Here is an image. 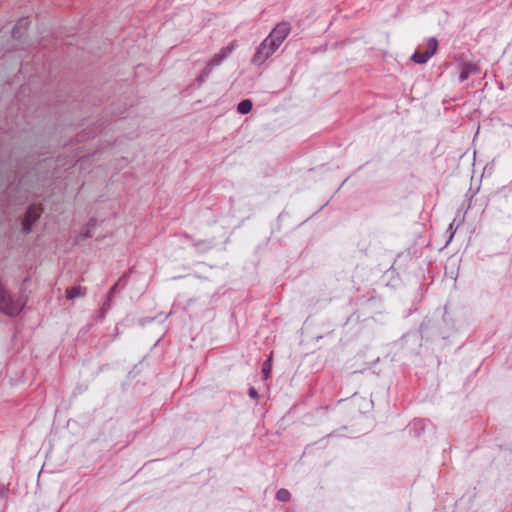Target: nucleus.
<instances>
[{"label":"nucleus","instance_id":"1","mask_svg":"<svg viewBox=\"0 0 512 512\" xmlns=\"http://www.w3.org/2000/svg\"><path fill=\"white\" fill-rule=\"evenodd\" d=\"M278 49L279 46L275 42L265 37L257 47L251 59V63L255 66L263 65Z\"/></svg>","mask_w":512,"mask_h":512},{"label":"nucleus","instance_id":"2","mask_svg":"<svg viewBox=\"0 0 512 512\" xmlns=\"http://www.w3.org/2000/svg\"><path fill=\"white\" fill-rule=\"evenodd\" d=\"M25 300L14 299L8 292L3 298H0V312L8 316H17L24 308Z\"/></svg>","mask_w":512,"mask_h":512},{"label":"nucleus","instance_id":"3","mask_svg":"<svg viewBox=\"0 0 512 512\" xmlns=\"http://www.w3.org/2000/svg\"><path fill=\"white\" fill-rule=\"evenodd\" d=\"M437 48L438 40L435 37H431L428 39L426 51H416L411 56V60L417 64H425L436 53Z\"/></svg>","mask_w":512,"mask_h":512},{"label":"nucleus","instance_id":"4","mask_svg":"<svg viewBox=\"0 0 512 512\" xmlns=\"http://www.w3.org/2000/svg\"><path fill=\"white\" fill-rule=\"evenodd\" d=\"M291 31V26L289 22L283 21L278 23L268 34V38H270L271 41L275 42L279 47L282 45V43L285 41V39L288 37Z\"/></svg>","mask_w":512,"mask_h":512},{"label":"nucleus","instance_id":"5","mask_svg":"<svg viewBox=\"0 0 512 512\" xmlns=\"http://www.w3.org/2000/svg\"><path fill=\"white\" fill-rule=\"evenodd\" d=\"M236 47L237 45L233 41L229 45L221 48L220 51L216 53L213 56V58L207 63V65L212 69H214L217 66H220L227 58L231 56Z\"/></svg>","mask_w":512,"mask_h":512},{"label":"nucleus","instance_id":"6","mask_svg":"<svg viewBox=\"0 0 512 512\" xmlns=\"http://www.w3.org/2000/svg\"><path fill=\"white\" fill-rule=\"evenodd\" d=\"M39 216H40L39 208L36 205L31 204L25 213V218L22 223L23 232L25 234H28L31 232L32 225L39 218Z\"/></svg>","mask_w":512,"mask_h":512},{"label":"nucleus","instance_id":"7","mask_svg":"<svg viewBox=\"0 0 512 512\" xmlns=\"http://www.w3.org/2000/svg\"><path fill=\"white\" fill-rule=\"evenodd\" d=\"M480 71V68L477 64L474 63H464L460 68L459 74V82L466 81L471 75H476Z\"/></svg>","mask_w":512,"mask_h":512},{"label":"nucleus","instance_id":"8","mask_svg":"<svg viewBox=\"0 0 512 512\" xmlns=\"http://www.w3.org/2000/svg\"><path fill=\"white\" fill-rule=\"evenodd\" d=\"M29 21L27 18H20L12 29V37L14 39H20L25 32L28 30Z\"/></svg>","mask_w":512,"mask_h":512},{"label":"nucleus","instance_id":"9","mask_svg":"<svg viewBox=\"0 0 512 512\" xmlns=\"http://www.w3.org/2000/svg\"><path fill=\"white\" fill-rule=\"evenodd\" d=\"M192 246L197 253H205L214 247V242L210 239H194Z\"/></svg>","mask_w":512,"mask_h":512},{"label":"nucleus","instance_id":"10","mask_svg":"<svg viewBox=\"0 0 512 512\" xmlns=\"http://www.w3.org/2000/svg\"><path fill=\"white\" fill-rule=\"evenodd\" d=\"M86 295V288L81 287L80 285L73 286L66 290L65 297L68 300H73L77 297H84Z\"/></svg>","mask_w":512,"mask_h":512},{"label":"nucleus","instance_id":"11","mask_svg":"<svg viewBox=\"0 0 512 512\" xmlns=\"http://www.w3.org/2000/svg\"><path fill=\"white\" fill-rule=\"evenodd\" d=\"M252 107V101L249 99H244L237 105V111L243 115L248 114L252 110Z\"/></svg>","mask_w":512,"mask_h":512},{"label":"nucleus","instance_id":"12","mask_svg":"<svg viewBox=\"0 0 512 512\" xmlns=\"http://www.w3.org/2000/svg\"><path fill=\"white\" fill-rule=\"evenodd\" d=\"M96 228V220L95 219H91L87 225H86V229L83 233H81V237L83 239H87V238H90L92 236V231Z\"/></svg>","mask_w":512,"mask_h":512},{"label":"nucleus","instance_id":"13","mask_svg":"<svg viewBox=\"0 0 512 512\" xmlns=\"http://www.w3.org/2000/svg\"><path fill=\"white\" fill-rule=\"evenodd\" d=\"M276 499L280 502H288L291 499V493L285 488H281L276 492Z\"/></svg>","mask_w":512,"mask_h":512},{"label":"nucleus","instance_id":"14","mask_svg":"<svg viewBox=\"0 0 512 512\" xmlns=\"http://www.w3.org/2000/svg\"><path fill=\"white\" fill-rule=\"evenodd\" d=\"M212 72H213V69L211 67H209L208 65H206L205 68L202 70V72L198 75L197 81L200 84L205 83Z\"/></svg>","mask_w":512,"mask_h":512},{"label":"nucleus","instance_id":"15","mask_svg":"<svg viewBox=\"0 0 512 512\" xmlns=\"http://www.w3.org/2000/svg\"><path fill=\"white\" fill-rule=\"evenodd\" d=\"M9 483H1L0 482V500H6L9 497Z\"/></svg>","mask_w":512,"mask_h":512},{"label":"nucleus","instance_id":"16","mask_svg":"<svg viewBox=\"0 0 512 512\" xmlns=\"http://www.w3.org/2000/svg\"><path fill=\"white\" fill-rule=\"evenodd\" d=\"M271 371V357L263 362L262 364V373L264 378L267 379L269 377Z\"/></svg>","mask_w":512,"mask_h":512},{"label":"nucleus","instance_id":"17","mask_svg":"<svg viewBox=\"0 0 512 512\" xmlns=\"http://www.w3.org/2000/svg\"><path fill=\"white\" fill-rule=\"evenodd\" d=\"M175 237L179 238L180 240H188L191 243H193V240H194V237L187 232L177 233V234H175Z\"/></svg>","mask_w":512,"mask_h":512},{"label":"nucleus","instance_id":"18","mask_svg":"<svg viewBox=\"0 0 512 512\" xmlns=\"http://www.w3.org/2000/svg\"><path fill=\"white\" fill-rule=\"evenodd\" d=\"M454 222H455V220L449 224V227L447 229V232L449 233L448 243L451 242V240L453 239V237L456 233V230H457V227L454 226Z\"/></svg>","mask_w":512,"mask_h":512},{"label":"nucleus","instance_id":"19","mask_svg":"<svg viewBox=\"0 0 512 512\" xmlns=\"http://www.w3.org/2000/svg\"><path fill=\"white\" fill-rule=\"evenodd\" d=\"M248 395H249V397H251L252 399H256V400H257V399H259V394H258L257 390H256L253 386H251V387L249 388V390H248Z\"/></svg>","mask_w":512,"mask_h":512},{"label":"nucleus","instance_id":"20","mask_svg":"<svg viewBox=\"0 0 512 512\" xmlns=\"http://www.w3.org/2000/svg\"><path fill=\"white\" fill-rule=\"evenodd\" d=\"M117 287H118V283H115L109 290L108 294H107V300L108 301H111L112 298H113V295L114 293L116 292L117 290Z\"/></svg>","mask_w":512,"mask_h":512},{"label":"nucleus","instance_id":"21","mask_svg":"<svg viewBox=\"0 0 512 512\" xmlns=\"http://www.w3.org/2000/svg\"><path fill=\"white\" fill-rule=\"evenodd\" d=\"M6 293H8V290L5 288V286L0 282V298H3Z\"/></svg>","mask_w":512,"mask_h":512}]
</instances>
